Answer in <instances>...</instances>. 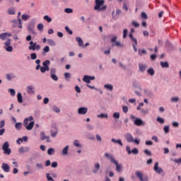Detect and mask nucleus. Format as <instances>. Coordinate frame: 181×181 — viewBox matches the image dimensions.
Wrapping results in <instances>:
<instances>
[{
	"instance_id": "obj_40",
	"label": "nucleus",
	"mask_w": 181,
	"mask_h": 181,
	"mask_svg": "<svg viewBox=\"0 0 181 181\" xmlns=\"http://www.w3.org/2000/svg\"><path fill=\"white\" fill-rule=\"evenodd\" d=\"M37 28L38 30H40V32H42L44 25L42 23H40L37 25Z\"/></svg>"
},
{
	"instance_id": "obj_55",
	"label": "nucleus",
	"mask_w": 181,
	"mask_h": 181,
	"mask_svg": "<svg viewBox=\"0 0 181 181\" xmlns=\"http://www.w3.org/2000/svg\"><path fill=\"white\" fill-rule=\"evenodd\" d=\"M53 111H54V112L59 113V112H60V109H59L58 107L54 106V107H53Z\"/></svg>"
},
{
	"instance_id": "obj_63",
	"label": "nucleus",
	"mask_w": 181,
	"mask_h": 181,
	"mask_svg": "<svg viewBox=\"0 0 181 181\" xmlns=\"http://www.w3.org/2000/svg\"><path fill=\"white\" fill-rule=\"evenodd\" d=\"M57 135V132H53L52 131H51V136H52V138H55Z\"/></svg>"
},
{
	"instance_id": "obj_14",
	"label": "nucleus",
	"mask_w": 181,
	"mask_h": 181,
	"mask_svg": "<svg viewBox=\"0 0 181 181\" xmlns=\"http://www.w3.org/2000/svg\"><path fill=\"white\" fill-rule=\"evenodd\" d=\"M40 135H41V141H45V139H46L47 142H50V136H46L45 132H41Z\"/></svg>"
},
{
	"instance_id": "obj_13",
	"label": "nucleus",
	"mask_w": 181,
	"mask_h": 181,
	"mask_svg": "<svg viewBox=\"0 0 181 181\" xmlns=\"http://www.w3.org/2000/svg\"><path fill=\"white\" fill-rule=\"evenodd\" d=\"M124 137L128 142H134V136H132V134L127 133Z\"/></svg>"
},
{
	"instance_id": "obj_51",
	"label": "nucleus",
	"mask_w": 181,
	"mask_h": 181,
	"mask_svg": "<svg viewBox=\"0 0 181 181\" xmlns=\"http://www.w3.org/2000/svg\"><path fill=\"white\" fill-rule=\"evenodd\" d=\"M141 16L142 19H148V15H146L145 12H142Z\"/></svg>"
},
{
	"instance_id": "obj_41",
	"label": "nucleus",
	"mask_w": 181,
	"mask_h": 181,
	"mask_svg": "<svg viewBox=\"0 0 181 181\" xmlns=\"http://www.w3.org/2000/svg\"><path fill=\"white\" fill-rule=\"evenodd\" d=\"M46 177H47V180H48V181H54V180L53 179V177H52L50 176V174H49V173H47V174H46Z\"/></svg>"
},
{
	"instance_id": "obj_49",
	"label": "nucleus",
	"mask_w": 181,
	"mask_h": 181,
	"mask_svg": "<svg viewBox=\"0 0 181 181\" xmlns=\"http://www.w3.org/2000/svg\"><path fill=\"white\" fill-rule=\"evenodd\" d=\"M127 35H128V30L124 29L123 31V39H125Z\"/></svg>"
},
{
	"instance_id": "obj_4",
	"label": "nucleus",
	"mask_w": 181,
	"mask_h": 181,
	"mask_svg": "<svg viewBox=\"0 0 181 181\" xmlns=\"http://www.w3.org/2000/svg\"><path fill=\"white\" fill-rule=\"evenodd\" d=\"M30 46L28 47L29 50H40V45H37V42H34L33 41H30L29 43Z\"/></svg>"
},
{
	"instance_id": "obj_1",
	"label": "nucleus",
	"mask_w": 181,
	"mask_h": 181,
	"mask_svg": "<svg viewBox=\"0 0 181 181\" xmlns=\"http://www.w3.org/2000/svg\"><path fill=\"white\" fill-rule=\"evenodd\" d=\"M105 4V0H95L94 11L98 12H104L107 10V5Z\"/></svg>"
},
{
	"instance_id": "obj_22",
	"label": "nucleus",
	"mask_w": 181,
	"mask_h": 181,
	"mask_svg": "<svg viewBox=\"0 0 181 181\" xmlns=\"http://www.w3.org/2000/svg\"><path fill=\"white\" fill-rule=\"evenodd\" d=\"M49 52H50V47H49V46H45L43 48V52H42L43 56H46L45 53H49Z\"/></svg>"
},
{
	"instance_id": "obj_3",
	"label": "nucleus",
	"mask_w": 181,
	"mask_h": 181,
	"mask_svg": "<svg viewBox=\"0 0 181 181\" xmlns=\"http://www.w3.org/2000/svg\"><path fill=\"white\" fill-rule=\"evenodd\" d=\"M2 151L4 155H11L12 151L9 148V142L5 141L2 146Z\"/></svg>"
},
{
	"instance_id": "obj_7",
	"label": "nucleus",
	"mask_w": 181,
	"mask_h": 181,
	"mask_svg": "<svg viewBox=\"0 0 181 181\" xmlns=\"http://www.w3.org/2000/svg\"><path fill=\"white\" fill-rule=\"evenodd\" d=\"M100 169H101V165H100V163H95L92 170V173H94L95 175L98 173Z\"/></svg>"
},
{
	"instance_id": "obj_30",
	"label": "nucleus",
	"mask_w": 181,
	"mask_h": 181,
	"mask_svg": "<svg viewBox=\"0 0 181 181\" xmlns=\"http://www.w3.org/2000/svg\"><path fill=\"white\" fill-rule=\"evenodd\" d=\"M4 49L6 50V52H13V47L11 45L4 46Z\"/></svg>"
},
{
	"instance_id": "obj_60",
	"label": "nucleus",
	"mask_w": 181,
	"mask_h": 181,
	"mask_svg": "<svg viewBox=\"0 0 181 181\" xmlns=\"http://www.w3.org/2000/svg\"><path fill=\"white\" fill-rule=\"evenodd\" d=\"M36 167L37 168V169H43V164H42V163H37L36 164Z\"/></svg>"
},
{
	"instance_id": "obj_36",
	"label": "nucleus",
	"mask_w": 181,
	"mask_h": 181,
	"mask_svg": "<svg viewBox=\"0 0 181 181\" xmlns=\"http://www.w3.org/2000/svg\"><path fill=\"white\" fill-rule=\"evenodd\" d=\"M145 155H147V156H152V152L148 149L144 150Z\"/></svg>"
},
{
	"instance_id": "obj_44",
	"label": "nucleus",
	"mask_w": 181,
	"mask_h": 181,
	"mask_svg": "<svg viewBox=\"0 0 181 181\" xmlns=\"http://www.w3.org/2000/svg\"><path fill=\"white\" fill-rule=\"evenodd\" d=\"M147 72L148 73V74H151V76H153V74H155V71L152 68L148 69Z\"/></svg>"
},
{
	"instance_id": "obj_61",
	"label": "nucleus",
	"mask_w": 181,
	"mask_h": 181,
	"mask_svg": "<svg viewBox=\"0 0 181 181\" xmlns=\"http://www.w3.org/2000/svg\"><path fill=\"white\" fill-rule=\"evenodd\" d=\"M126 151H127V152L129 153V155H131V153H132L131 147H129V146H127L126 147Z\"/></svg>"
},
{
	"instance_id": "obj_58",
	"label": "nucleus",
	"mask_w": 181,
	"mask_h": 181,
	"mask_svg": "<svg viewBox=\"0 0 181 181\" xmlns=\"http://www.w3.org/2000/svg\"><path fill=\"white\" fill-rule=\"evenodd\" d=\"M145 144L147 146L153 145V142H152V141H146Z\"/></svg>"
},
{
	"instance_id": "obj_16",
	"label": "nucleus",
	"mask_w": 181,
	"mask_h": 181,
	"mask_svg": "<svg viewBox=\"0 0 181 181\" xmlns=\"http://www.w3.org/2000/svg\"><path fill=\"white\" fill-rule=\"evenodd\" d=\"M29 151H30V148L29 147H25V148L21 147L19 148L20 153H25V152H29Z\"/></svg>"
},
{
	"instance_id": "obj_8",
	"label": "nucleus",
	"mask_w": 181,
	"mask_h": 181,
	"mask_svg": "<svg viewBox=\"0 0 181 181\" xmlns=\"http://www.w3.org/2000/svg\"><path fill=\"white\" fill-rule=\"evenodd\" d=\"M12 36V33H3L0 34V39L1 40H6L7 37H11Z\"/></svg>"
},
{
	"instance_id": "obj_52",
	"label": "nucleus",
	"mask_w": 181,
	"mask_h": 181,
	"mask_svg": "<svg viewBox=\"0 0 181 181\" xmlns=\"http://www.w3.org/2000/svg\"><path fill=\"white\" fill-rule=\"evenodd\" d=\"M64 11L66 12V13H73V9L71 8H65Z\"/></svg>"
},
{
	"instance_id": "obj_23",
	"label": "nucleus",
	"mask_w": 181,
	"mask_h": 181,
	"mask_svg": "<svg viewBox=\"0 0 181 181\" xmlns=\"http://www.w3.org/2000/svg\"><path fill=\"white\" fill-rule=\"evenodd\" d=\"M112 47H114V46H117V47H124V45L121 44V42L119 41H116L115 43L112 45Z\"/></svg>"
},
{
	"instance_id": "obj_28",
	"label": "nucleus",
	"mask_w": 181,
	"mask_h": 181,
	"mask_svg": "<svg viewBox=\"0 0 181 181\" xmlns=\"http://www.w3.org/2000/svg\"><path fill=\"white\" fill-rule=\"evenodd\" d=\"M16 129H17V131H21V129H22V123L21 122H18L16 124Z\"/></svg>"
},
{
	"instance_id": "obj_34",
	"label": "nucleus",
	"mask_w": 181,
	"mask_h": 181,
	"mask_svg": "<svg viewBox=\"0 0 181 181\" xmlns=\"http://www.w3.org/2000/svg\"><path fill=\"white\" fill-rule=\"evenodd\" d=\"M48 155H53L54 153V148H50L47 150Z\"/></svg>"
},
{
	"instance_id": "obj_31",
	"label": "nucleus",
	"mask_w": 181,
	"mask_h": 181,
	"mask_svg": "<svg viewBox=\"0 0 181 181\" xmlns=\"http://www.w3.org/2000/svg\"><path fill=\"white\" fill-rule=\"evenodd\" d=\"M47 43L49 46H56V42L53 40H47Z\"/></svg>"
},
{
	"instance_id": "obj_39",
	"label": "nucleus",
	"mask_w": 181,
	"mask_h": 181,
	"mask_svg": "<svg viewBox=\"0 0 181 181\" xmlns=\"http://www.w3.org/2000/svg\"><path fill=\"white\" fill-rule=\"evenodd\" d=\"M169 128H170L169 125L164 127L163 131H164L165 134H169Z\"/></svg>"
},
{
	"instance_id": "obj_5",
	"label": "nucleus",
	"mask_w": 181,
	"mask_h": 181,
	"mask_svg": "<svg viewBox=\"0 0 181 181\" xmlns=\"http://www.w3.org/2000/svg\"><path fill=\"white\" fill-rule=\"evenodd\" d=\"M158 166H159V163L156 162L153 168L154 172H156V173H158V175H160V173H164L163 169H162Z\"/></svg>"
},
{
	"instance_id": "obj_24",
	"label": "nucleus",
	"mask_w": 181,
	"mask_h": 181,
	"mask_svg": "<svg viewBox=\"0 0 181 181\" xmlns=\"http://www.w3.org/2000/svg\"><path fill=\"white\" fill-rule=\"evenodd\" d=\"M76 42L78 43V46L81 47V46H83V40L80 37H77L76 38Z\"/></svg>"
},
{
	"instance_id": "obj_46",
	"label": "nucleus",
	"mask_w": 181,
	"mask_h": 181,
	"mask_svg": "<svg viewBox=\"0 0 181 181\" xmlns=\"http://www.w3.org/2000/svg\"><path fill=\"white\" fill-rule=\"evenodd\" d=\"M27 88H28V93L29 94H32V93H33V88L31 86H28Z\"/></svg>"
},
{
	"instance_id": "obj_25",
	"label": "nucleus",
	"mask_w": 181,
	"mask_h": 181,
	"mask_svg": "<svg viewBox=\"0 0 181 181\" xmlns=\"http://www.w3.org/2000/svg\"><path fill=\"white\" fill-rule=\"evenodd\" d=\"M104 87L106 90H109L110 91H112V90H114V86L111 84H105Z\"/></svg>"
},
{
	"instance_id": "obj_32",
	"label": "nucleus",
	"mask_w": 181,
	"mask_h": 181,
	"mask_svg": "<svg viewBox=\"0 0 181 181\" xmlns=\"http://www.w3.org/2000/svg\"><path fill=\"white\" fill-rule=\"evenodd\" d=\"M98 118H108V115L107 114H104V113H102L100 115H98Z\"/></svg>"
},
{
	"instance_id": "obj_17",
	"label": "nucleus",
	"mask_w": 181,
	"mask_h": 181,
	"mask_svg": "<svg viewBox=\"0 0 181 181\" xmlns=\"http://www.w3.org/2000/svg\"><path fill=\"white\" fill-rule=\"evenodd\" d=\"M139 69L141 73H144L146 70V65L144 64H139Z\"/></svg>"
},
{
	"instance_id": "obj_18",
	"label": "nucleus",
	"mask_w": 181,
	"mask_h": 181,
	"mask_svg": "<svg viewBox=\"0 0 181 181\" xmlns=\"http://www.w3.org/2000/svg\"><path fill=\"white\" fill-rule=\"evenodd\" d=\"M83 81L87 83V84H90V83H91V81H90V76L85 75L83 78Z\"/></svg>"
},
{
	"instance_id": "obj_15",
	"label": "nucleus",
	"mask_w": 181,
	"mask_h": 181,
	"mask_svg": "<svg viewBox=\"0 0 181 181\" xmlns=\"http://www.w3.org/2000/svg\"><path fill=\"white\" fill-rule=\"evenodd\" d=\"M111 141L113 142V144H118L120 146H124V144H122V141L121 139L116 140L115 139H112Z\"/></svg>"
},
{
	"instance_id": "obj_12",
	"label": "nucleus",
	"mask_w": 181,
	"mask_h": 181,
	"mask_svg": "<svg viewBox=\"0 0 181 181\" xmlns=\"http://www.w3.org/2000/svg\"><path fill=\"white\" fill-rule=\"evenodd\" d=\"M134 124L137 127H141V125H145V122L142 121L141 119L137 118L134 120Z\"/></svg>"
},
{
	"instance_id": "obj_33",
	"label": "nucleus",
	"mask_w": 181,
	"mask_h": 181,
	"mask_svg": "<svg viewBox=\"0 0 181 181\" xmlns=\"http://www.w3.org/2000/svg\"><path fill=\"white\" fill-rule=\"evenodd\" d=\"M157 122H159L160 124H165V119L158 117H157Z\"/></svg>"
},
{
	"instance_id": "obj_2",
	"label": "nucleus",
	"mask_w": 181,
	"mask_h": 181,
	"mask_svg": "<svg viewBox=\"0 0 181 181\" xmlns=\"http://www.w3.org/2000/svg\"><path fill=\"white\" fill-rule=\"evenodd\" d=\"M105 156H106V158H109L110 162H112V163H114V165H115L116 170L117 172H118V173H120V172H122V165L118 163V161L115 160V158H114V156L110 155L108 154V153H105Z\"/></svg>"
},
{
	"instance_id": "obj_10",
	"label": "nucleus",
	"mask_w": 181,
	"mask_h": 181,
	"mask_svg": "<svg viewBox=\"0 0 181 181\" xmlns=\"http://www.w3.org/2000/svg\"><path fill=\"white\" fill-rule=\"evenodd\" d=\"M87 111H88L87 107H79L78 109V114H79V115H86Z\"/></svg>"
},
{
	"instance_id": "obj_62",
	"label": "nucleus",
	"mask_w": 181,
	"mask_h": 181,
	"mask_svg": "<svg viewBox=\"0 0 181 181\" xmlns=\"http://www.w3.org/2000/svg\"><path fill=\"white\" fill-rule=\"evenodd\" d=\"M122 110H123V112H124L125 114H127V112H128V107L127 106H123Z\"/></svg>"
},
{
	"instance_id": "obj_21",
	"label": "nucleus",
	"mask_w": 181,
	"mask_h": 181,
	"mask_svg": "<svg viewBox=\"0 0 181 181\" xmlns=\"http://www.w3.org/2000/svg\"><path fill=\"white\" fill-rule=\"evenodd\" d=\"M17 100H18V103H19L20 104H22V103H23V100L22 98V93H18Z\"/></svg>"
},
{
	"instance_id": "obj_35",
	"label": "nucleus",
	"mask_w": 181,
	"mask_h": 181,
	"mask_svg": "<svg viewBox=\"0 0 181 181\" xmlns=\"http://www.w3.org/2000/svg\"><path fill=\"white\" fill-rule=\"evenodd\" d=\"M50 65V61L49 60H46L45 62H44L42 63V66H44V67H47Z\"/></svg>"
},
{
	"instance_id": "obj_37",
	"label": "nucleus",
	"mask_w": 181,
	"mask_h": 181,
	"mask_svg": "<svg viewBox=\"0 0 181 181\" xmlns=\"http://www.w3.org/2000/svg\"><path fill=\"white\" fill-rule=\"evenodd\" d=\"M23 21H28V19H29L30 18V16H28L26 14H23L21 16Z\"/></svg>"
},
{
	"instance_id": "obj_48",
	"label": "nucleus",
	"mask_w": 181,
	"mask_h": 181,
	"mask_svg": "<svg viewBox=\"0 0 181 181\" xmlns=\"http://www.w3.org/2000/svg\"><path fill=\"white\" fill-rule=\"evenodd\" d=\"M8 91L11 93V95H12V97L15 96V95L16 94V92L14 89H9Z\"/></svg>"
},
{
	"instance_id": "obj_20",
	"label": "nucleus",
	"mask_w": 181,
	"mask_h": 181,
	"mask_svg": "<svg viewBox=\"0 0 181 181\" xmlns=\"http://www.w3.org/2000/svg\"><path fill=\"white\" fill-rule=\"evenodd\" d=\"M8 15H15V7H11L7 10Z\"/></svg>"
},
{
	"instance_id": "obj_26",
	"label": "nucleus",
	"mask_w": 181,
	"mask_h": 181,
	"mask_svg": "<svg viewBox=\"0 0 181 181\" xmlns=\"http://www.w3.org/2000/svg\"><path fill=\"white\" fill-rule=\"evenodd\" d=\"M69 153V146H66L62 150V155L65 156Z\"/></svg>"
},
{
	"instance_id": "obj_9",
	"label": "nucleus",
	"mask_w": 181,
	"mask_h": 181,
	"mask_svg": "<svg viewBox=\"0 0 181 181\" xmlns=\"http://www.w3.org/2000/svg\"><path fill=\"white\" fill-rule=\"evenodd\" d=\"M1 169L5 172L6 173H8L11 170V168L9 167V165L7 163H3L1 165Z\"/></svg>"
},
{
	"instance_id": "obj_29",
	"label": "nucleus",
	"mask_w": 181,
	"mask_h": 181,
	"mask_svg": "<svg viewBox=\"0 0 181 181\" xmlns=\"http://www.w3.org/2000/svg\"><path fill=\"white\" fill-rule=\"evenodd\" d=\"M29 121H33V117L30 116L28 118L24 119L23 124H28Z\"/></svg>"
},
{
	"instance_id": "obj_38",
	"label": "nucleus",
	"mask_w": 181,
	"mask_h": 181,
	"mask_svg": "<svg viewBox=\"0 0 181 181\" xmlns=\"http://www.w3.org/2000/svg\"><path fill=\"white\" fill-rule=\"evenodd\" d=\"M30 58L31 60H36V59H37V55L36 54V53L30 54Z\"/></svg>"
},
{
	"instance_id": "obj_59",
	"label": "nucleus",
	"mask_w": 181,
	"mask_h": 181,
	"mask_svg": "<svg viewBox=\"0 0 181 181\" xmlns=\"http://www.w3.org/2000/svg\"><path fill=\"white\" fill-rule=\"evenodd\" d=\"M64 77H65V78H70V77H71V75L70 74V73H69V72H66L65 74H64Z\"/></svg>"
},
{
	"instance_id": "obj_6",
	"label": "nucleus",
	"mask_w": 181,
	"mask_h": 181,
	"mask_svg": "<svg viewBox=\"0 0 181 181\" xmlns=\"http://www.w3.org/2000/svg\"><path fill=\"white\" fill-rule=\"evenodd\" d=\"M136 175L141 181H148V177L146 176L144 177V174L141 171H136Z\"/></svg>"
},
{
	"instance_id": "obj_11",
	"label": "nucleus",
	"mask_w": 181,
	"mask_h": 181,
	"mask_svg": "<svg viewBox=\"0 0 181 181\" xmlns=\"http://www.w3.org/2000/svg\"><path fill=\"white\" fill-rule=\"evenodd\" d=\"M24 125L27 131H32V129H33V127L35 126V122H30L29 124H24Z\"/></svg>"
},
{
	"instance_id": "obj_54",
	"label": "nucleus",
	"mask_w": 181,
	"mask_h": 181,
	"mask_svg": "<svg viewBox=\"0 0 181 181\" xmlns=\"http://www.w3.org/2000/svg\"><path fill=\"white\" fill-rule=\"evenodd\" d=\"M113 118H117V119L119 118V112H117L113 114Z\"/></svg>"
},
{
	"instance_id": "obj_45",
	"label": "nucleus",
	"mask_w": 181,
	"mask_h": 181,
	"mask_svg": "<svg viewBox=\"0 0 181 181\" xmlns=\"http://www.w3.org/2000/svg\"><path fill=\"white\" fill-rule=\"evenodd\" d=\"M51 78L54 80V81H57L59 80V77L56 74L51 75Z\"/></svg>"
},
{
	"instance_id": "obj_57",
	"label": "nucleus",
	"mask_w": 181,
	"mask_h": 181,
	"mask_svg": "<svg viewBox=\"0 0 181 181\" xmlns=\"http://www.w3.org/2000/svg\"><path fill=\"white\" fill-rule=\"evenodd\" d=\"M74 146H76V147H80V141H78V140H76L74 142Z\"/></svg>"
},
{
	"instance_id": "obj_27",
	"label": "nucleus",
	"mask_w": 181,
	"mask_h": 181,
	"mask_svg": "<svg viewBox=\"0 0 181 181\" xmlns=\"http://www.w3.org/2000/svg\"><path fill=\"white\" fill-rule=\"evenodd\" d=\"M139 56H143V54H146V50L145 49L138 50Z\"/></svg>"
},
{
	"instance_id": "obj_53",
	"label": "nucleus",
	"mask_w": 181,
	"mask_h": 181,
	"mask_svg": "<svg viewBox=\"0 0 181 181\" xmlns=\"http://www.w3.org/2000/svg\"><path fill=\"white\" fill-rule=\"evenodd\" d=\"M49 71H50V75L52 76V74H56L57 70H56V69H54V68H52V69L49 70Z\"/></svg>"
},
{
	"instance_id": "obj_43",
	"label": "nucleus",
	"mask_w": 181,
	"mask_h": 181,
	"mask_svg": "<svg viewBox=\"0 0 181 181\" xmlns=\"http://www.w3.org/2000/svg\"><path fill=\"white\" fill-rule=\"evenodd\" d=\"M65 30L69 33V35H73V31L70 30V28L68 26L65 27Z\"/></svg>"
},
{
	"instance_id": "obj_47",
	"label": "nucleus",
	"mask_w": 181,
	"mask_h": 181,
	"mask_svg": "<svg viewBox=\"0 0 181 181\" xmlns=\"http://www.w3.org/2000/svg\"><path fill=\"white\" fill-rule=\"evenodd\" d=\"M171 101L172 103H177V101H179V97L176 96L171 98Z\"/></svg>"
},
{
	"instance_id": "obj_56",
	"label": "nucleus",
	"mask_w": 181,
	"mask_h": 181,
	"mask_svg": "<svg viewBox=\"0 0 181 181\" xmlns=\"http://www.w3.org/2000/svg\"><path fill=\"white\" fill-rule=\"evenodd\" d=\"M4 127H5V120H1L0 122V129H4Z\"/></svg>"
},
{
	"instance_id": "obj_64",
	"label": "nucleus",
	"mask_w": 181,
	"mask_h": 181,
	"mask_svg": "<svg viewBox=\"0 0 181 181\" xmlns=\"http://www.w3.org/2000/svg\"><path fill=\"white\" fill-rule=\"evenodd\" d=\"M4 46H11V39L7 40Z\"/></svg>"
},
{
	"instance_id": "obj_19",
	"label": "nucleus",
	"mask_w": 181,
	"mask_h": 181,
	"mask_svg": "<svg viewBox=\"0 0 181 181\" xmlns=\"http://www.w3.org/2000/svg\"><path fill=\"white\" fill-rule=\"evenodd\" d=\"M160 66L163 69H168L169 68V63L168 62H160Z\"/></svg>"
},
{
	"instance_id": "obj_42",
	"label": "nucleus",
	"mask_w": 181,
	"mask_h": 181,
	"mask_svg": "<svg viewBox=\"0 0 181 181\" xmlns=\"http://www.w3.org/2000/svg\"><path fill=\"white\" fill-rule=\"evenodd\" d=\"M44 20L47 21V22H48L49 23H50V22H52V18L49 17V16H45Z\"/></svg>"
},
{
	"instance_id": "obj_50",
	"label": "nucleus",
	"mask_w": 181,
	"mask_h": 181,
	"mask_svg": "<svg viewBox=\"0 0 181 181\" xmlns=\"http://www.w3.org/2000/svg\"><path fill=\"white\" fill-rule=\"evenodd\" d=\"M139 151L138 148H134L132 149V153H133L134 155H138Z\"/></svg>"
}]
</instances>
